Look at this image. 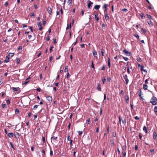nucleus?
<instances>
[{
	"label": "nucleus",
	"instance_id": "cd10ccee",
	"mask_svg": "<svg viewBox=\"0 0 157 157\" xmlns=\"http://www.w3.org/2000/svg\"><path fill=\"white\" fill-rule=\"evenodd\" d=\"M111 146H113L114 145V144L113 140H112L110 141Z\"/></svg>",
	"mask_w": 157,
	"mask_h": 157
},
{
	"label": "nucleus",
	"instance_id": "e2e57ef3",
	"mask_svg": "<svg viewBox=\"0 0 157 157\" xmlns=\"http://www.w3.org/2000/svg\"><path fill=\"white\" fill-rule=\"evenodd\" d=\"M30 16L31 17H34V13H31Z\"/></svg>",
	"mask_w": 157,
	"mask_h": 157
},
{
	"label": "nucleus",
	"instance_id": "09e8293b",
	"mask_svg": "<svg viewBox=\"0 0 157 157\" xmlns=\"http://www.w3.org/2000/svg\"><path fill=\"white\" fill-rule=\"evenodd\" d=\"M101 54L102 55V56H104V51H103V49H101Z\"/></svg>",
	"mask_w": 157,
	"mask_h": 157
},
{
	"label": "nucleus",
	"instance_id": "412c9836",
	"mask_svg": "<svg viewBox=\"0 0 157 157\" xmlns=\"http://www.w3.org/2000/svg\"><path fill=\"white\" fill-rule=\"evenodd\" d=\"M143 130L146 133H147V128L146 127L144 126L143 127Z\"/></svg>",
	"mask_w": 157,
	"mask_h": 157
},
{
	"label": "nucleus",
	"instance_id": "2f4dec72",
	"mask_svg": "<svg viewBox=\"0 0 157 157\" xmlns=\"http://www.w3.org/2000/svg\"><path fill=\"white\" fill-rule=\"evenodd\" d=\"M10 146L13 149V150H14L15 148L14 147V146L13 145V144L11 142H10Z\"/></svg>",
	"mask_w": 157,
	"mask_h": 157
},
{
	"label": "nucleus",
	"instance_id": "13d9d810",
	"mask_svg": "<svg viewBox=\"0 0 157 157\" xmlns=\"http://www.w3.org/2000/svg\"><path fill=\"white\" fill-rule=\"evenodd\" d=\"M105 9V10H104V15L105 14H108L107 13V9Z\"/></svg>",
	"mask_w": 157,
	"mask_h": 157
},
{
	"label": "nucleus",
	"instance_id": "49530a36",
	"mask_svg": "<svg viewBox=\"0 0 157 157\" xmlns=\"http://www.w3.org/2000/svg\"><path fill=\"white\" fill-rule=\"evenodd\" d=\"M91 67L92 68H93L94 69V64H93V61L91 62Z\"/></svg>",
	"mask_w": 157,
	"mask_h": 157
},
{
	"label": "nucleus",
	"instance_id": "39448f33",
	"mask_svg": "<svg viewBox=\"0 0 157 157\" xmlns=\"http://www.w3.org/2000/svg\"><path fill=\"white\" fill-rule=\"evenodd\" d=\"M37 24L39 27V30L40 31H41L42 30L43 28L41 25V22L40 21L38 22Z\"/></svg>",
	"mask_w": 157,
	"mask_h": 157
},
{
	"label": "nucleus",
	"instance_id": "680f3d73",
	"mask_svg": "<svg viewBox=\"0 0 157 157\" xmlns=\"http://www.w3.org/2000/svg\"><path fill=\"white\" fill-rule=\"evenodd\" d=\"M134 36L136 37L138 39H139V35L138 34H135Z\"/></svg>",
	"mask_w": 157,
	"mask_h": 157
},
{
	"label": "nucleus",
	"instance_id": "0e129e2a",
	"mask_svg": "<svg viewBox=\"0 0 157 157\" xmlns=\"http://www.w3.org/2000/svg\"><path fill=\"white\" fill-rule=\"evenodd\" d=\"M135 119L137 120H138L140 119V118L138 117L137 116H136L134 117Z\"/></svg>",
	"mask_w": 157,
	"mask_h": 157
},
{
	"label": "nucleus",
	"instance_id": "37998d69",
	"mask_svg": "<svg viewBox=\"0 0 157 157\" xmlns=\"http://www.w3.org/2000/svg\"><path fill=\"white\" fill-rule=\"evenodd\" d=\"M90 121V118H88L86 121V123L87 124H89V122Z\"/></svg>",
	"mask_w": 157,
	"mask_h": 157
},
{
	"label": "nucleus",
	"instance_id": "3c124183",
	"mask_svg": "<svg viewBox=\"0 0 157 157\" xmlns=\"http://www.w3.org/2000/svg\"><path fill=\"white\" fill-rule=\"evenodd\" d=\"M123 58L126 61H127L128 60V58L127 57H123Z\"/></svg>",
	"mask_w": 157,
	"mask_h": 157
},
{
	"label": "nucleus",
	"instance_id": "20e7f679",
	"mask_svg": "<svg viewBox=\"0 0 157 157\" xmlns=\"http://www.w3.org/2000/svg\"><path fill=\"white\" fill-rule=\"evenodd\" d=\"M88 2L87 4L88 8L89 9H90L92 6H91V5L93 4V3L90 0H88Z\"/></svg>",
	"mask_w": 157,
	"mask_h": 157
},
{
	"label": "nucleus",
	"instance_id": "f704fd0d",
	"mask_svg": "<svg viewBox=\"0 0 157 157\" xmlns=\"http://www.w3.org/2000/svg\"><path fill=\"white\" fill-rule=\"evenodd\" d=\"M16 62L17 64H19L20 63V60L18 58L16 59Z\"/></svg>",
	"mask_w": 157,
	"mask_h": 157
},
{
	"label": "nucleus",
	"instance_id": "4468645a",
	"mask_svg": "<svg viewBox=\"0 0 157 157\" xmlns=\"http://www.w3.org/2000/svg\"><path fill=\"white\" fill-rule=\"evenodd\" d=\"M148 87V86L145 84H144L143 85V88L144 90H147V87Z\"/></svg>",
	"mask_w": 157,
	"mask_h": 157
},
{
	"label": "nucleus",
	"instance_id": "5fc2aeb1",
	"mask_svg": "<svg viewBox=\"0 0 157 157\" xmlns=\"http://www.w3.org/2000/svg\"><path fill=\"white\" fill-rule=\"evenodd\" d=\"M106 99V95L105 94H104V100L103 101V102H104V101Z\"/></svg>",
	"mask_w": 157,
	"mask_h": 157
},
{
	"label": "nucleus",
	"instance_id": "c9c22d12",
	"mask_svg": "<svg viewBox=\"0 0 157 157\" xmlns=\"http://www.w3.org/2000/svg\"><path fill=\"white\" fill-rule=\"evenodd\" d=\"M139 136L140 139V140H141L142 139V134L140 133L139 134Z\"/></svg>",
	"mask_w": 157,
	"mask_h": 157
},
{
	"label": "nucleus",
	"instance_id": "e433bc0d",
	"mask_svg": "<svg viewBox=\"0 0 157 157\" xmlns=\"http://www.w3.org/2000/svg\"><path fill=\"white\" fill-rule=\"evenodd\" d=\"M122 152L124 155V157H126V153L125 151H122Z\"/></svg>",
	"mask_w": 157,
	"mask_h": 157
},
{
	"label": "nucleus",
	"instance_id": "f03ea898",
	"mask_svg": "<svg viewBox=\"0 0 157 157\" xmlns=\"http://www.w3.org/2000/svg\"><path fill=\"white\" fill-rule=\"evenodd\" d=\"M123 52L125 54V55L128 56H130L131 55L130 52H128V51L126 50L125 49L123 51Z\"/></svg>",
	"mask_w": 157,
	"mask_h": 157
},
{
	"label": "nucleus",
	"instance_id": "9b49d317",
	"mask_svg": "<svg viewBox=\"0 0 157 157\" xmlns=\"http://www.w3.org/2000/svg\"><path fill=\"white\" fill-rule=\"evenodd\" d=\"M9 56L8 55L6 56V59L4 60V62L5 63H7L9 62Z\"/></svg>",
	"mask_w": 157,
	"mask_h": 157
},
{
	"label": "nucleus",
	"instance_id": "7c9ffc66",
	"mask_svg": "<svg viewBox=\"0 0 157 157\" xmlns=\"http://www.w3.org/2000/svg\"><path fill=\"white\" fill-rule=\"evenodd\" d=\"M141 31L142 33H145L146 32V30L145 29H144L143 28H141Z\"/></svg>",
	"mask_w": 157,
	"mask_h": 157
},
{
	"label": "nucleus",
	"instance_id": "b1692460",
	"mask_svg": "<svg viewBox=\"0 0 157 157\" xmlns=\"http://www.w3.org/2000/svg\"><path fill=\"white\" fill-rule=\"evenodd\" d=\"M126 123V121L125 119H124L122 120V123L124 125H125Z\"/></svg>",
	"mask_w": 157,
	"mask_h": 157
},
{
	"label": "nucleus",
	"instance_id": "4d7b16f0",
	"mask_svg": "<svg viewBox=\"0 0 157 157\" xmlns=\"http://www.w3.org/2000/svg\"><path fill=\"white\" fill-rule=\"evenodd\" d=\"M29 81H25L24 82V83L23 82H22V84H25V85H26V84H27L28 82H29Z\"/></svg>",
	"mask_w": 157,
	"mask_h": 157
},
{
	"label": "nucleus",
	"instance_id": "dca6fc26",
	"mask_svg": "<svg viewBox=\"0 0 157 157\" xmlns=\"http://www.w3.org/2000/svg\"><path fill=\"white\" fill-rule=\"evenodd\" d=\"M47 100L49 101H52V98L50 96H48L46 98Z\"/></svg>",
	"mask_w": 157,
	"mask_h": 157
},
{
	"label": "nucleus",
	"instance_id": "5701e85b",
	"mask_svg": "<svg viewBox=\"0 0 157 157\" xmlns=\"http://www.w3.org/2000/svg\"><path fill=\"white\" fill-rule=\"evenodd\" d=\"M108 5L106 4H105L102 7V8L103 9H107V7L108 6Z\"/></svg>",
	"mask_w": 157,
	"mask_h": 157
},
{
	"label": "nucleus",
	"instance_id": "aec40b11",
	"mask_svg": "<svg viewBox=\"0 0 157 157\" xmlns=\"http://www.w3.org/2000/svg\"><path fill=\"white\" fill-rule=\"evenodd\" d=\"M94 15H95V18L96 19V20L97 21H98L99 20V18H98V17H97V16H98V13H95Z\"/></svg>",
	"mask_w": 157,
	"mask_h": 157
},
{
	"label": "nucleus",
	"instance_id": "6e6552de",
	"mask_svg": "<svg viewBox=\"0 0 157 157\" xmlns=\"http://www.w3.org/2000/svg\"><path fill=\"white\" fill-rule=\"evenodd\" d=\"M47 11L49 14H51L52 13V10L51 8L50 7H48Z\"/></svg>",
	"mask_w": 157,
	"mask_h": 157
},
{
	"label": "nucleus",
	"instance_id": "603ef678",
	"mask_svg": "<svg viewBox=\"0 0 157 157\" xmlns=\"http://www.w3.org/2000/svg\"><path fill=\"white\" fill-rule=\"evenodd\" d=\"M78 133L79 135H81L82 134V132L81 131H78Z\"/></svg>",
	"mask_w": 157,
	"mask_h": 157
},
{
	"label": "nucleus",
	"instance_id": "052dcab7",
	"mask_svg": "<svg viewBox=\"0 0 157 157\" xmlns=\"http://www.w3.org/2000/svg\"><path fill=\"white\" fill-rule=\"evenodd\" d=\"M105 69V66L104 65H103V67L101 68V70H104Z\"/></svg>",
	"mask_w": 157,
	"mask_h": 157
},
{
	"label": "nucleus",
	"instance_id": "0eeeda50",
	"mask_svg": "<svg viewBox=\"0 0 157 157\" xmlns=\"http://www.w3.org/2000/svg\"><path fill=\"white\" fill-rule=\"evenodd\" d=\"M125 99L126 102L127 103H128L129 101V97L128 95H126L125 96Z\"/></svg>",
	"mask_w": 157,
	"mask_h": 157
},
{
	"label": "nucleus",
	"instance_id": "bf43d9fd",
	"mask_svg": "<svg viewBox=\"0 0 157 157\" xmlns=\"http://www.w3.org/2000/svg\"><path fill=\"white\" fill-rule=\"evenodd\" d=\"M127 72L128 74L130 73V71L129 70V67H128L127 68Z\"/></svg>",
	"mask_w": 157,
	"mask_h": 157
},
{
	"label": "nucleus",
	"instance_id": "f257e3e1",
	"mask_svg": "<svg viewBox=\"0 0 157 157\" xmlns=\"http://www.w3.org/2000/svg\"><path fill=\"white\" fill-rule=\"evenodd\" d=\"M150 102L153 105H156L157 104V98L153 96L151 98Z\"/></svg>",
	"mask_w": 157,
	"mask_h": 157
},
{
	"label": "nucleus",
	"instance_id": "c03bdc74",
	"mask_svg": "<svg viewBox=\"0 0 157 157\" xmlns=\"http://www.w3.org/2000/svg\"><path fill=\"white\" fill-rule=\"evenodd\" d=\"M154 111L155 112H157V106H155V107L154 109Z\"/></svg>",
	"mask_w": 157,
	"mask_h": 157
},
{
	"label": "nucleus",
	"instance_id": "864d4df0",
	"mask_svg": "<svg viewBox=\"0 0 157 157\" xmlns=\"http://www.w3.org/2000/svg\"><path fill=\"white\" fill-rule=\"evenodd\" d=\"M42 141L44 142H45V138L44 137H42Z\"/></svg>",
	"mask_w": 157,
	"mask_h": 157
},
{
	"label": "nucleus",
	"instance_id": "c85d7f7f",
	"mask_svg": "<svg viewBox=\"0 0 157 157\" xmlns=\"http://www.w3.org/2000/svg\"><path fill=\"white\" fill-rule=\"evenodd\" d=\"M72 0H68L67 3L69 6H71Z\"/></svg>",
	"mask_w": 157,
	"mask_h": 157
},
{
	"label": "nucleus",
	"instance_id": "79ce46f5",
	"mask_svg": "<svg viewBox=\"0 0 157 157\" xmlns=\"http://www.w3.org/2000/svg\"><path fill=\"white\" fill-rule=\"evenodd\" d=\"M67 140L68 141H71V140H71V137L69 135H68L67 136Z\"/></svg>",
	"mask_w": 157,
	"mask_h": 157
},
{
	"label": "nucleus",
	"instance_id": "6e6d98bb",
	"mask_svg": "<svg viewBox=\"0 0 157 157\" xmlns=\"http://www.w3.org/2000/svg\"><path fill=\"white\" fill-rule=\"evenodd\" d=\"M102 27L103 29H105V26L104 24H102Z\"/></svg>",
	"mask_w": 157,
	"mask_h": 157
},
{
	"label": "nucleus",
	"instance_id": "8fccbe9b",
	"mask_svg": "<svg viewBox=\"0 0 157 157\" xmlns=\"http://www.w3.org/2000/svg\"><path fill=\"white\" fill-rule=\"evenodd\" d=\"M137 60L138 62H142V60L140 58H139L137 59Z\"/></svg>",
	"mask_w": 157,
	"mask_h": 157
},
{
	"label": "nucleus",
	"instance_id": "bb28decb",
	"mask_svg": "<svg viewBox=\"0 0 157 157\" xmlns=\"http://www.w3.org/2000/svg\"><path fill=\"white\" fill-rule=\"evenodd\" d=\"M140 16H141V18L142 19H144L145 18V17L144 15V14L143 13H141L140 15Z\"/></svg>",
	"mask_w": 157,
	"mask_h": 157
},
{
	"label": "nucleus",
	"instance_id": "423d86ee",
	"mask_svg": "<svg viewBox=\"0 0 157 157\" xmlns=\"http://www.w3.org/2000/svg\"><path fill=\"white\" fill-rule=\"evenodd\" d=\"M124 78L126 84H127L128 83L129 80L128 78V76L127 75H124Z\"/></svg>",
	"mask_w": 157,
	"mask_h": 157
},
{
	"label": "nucleus",
	"instance_id": "72a5a7b5",
	"mask_svg": "<svg viewBox=\"0 0 157 157\" xmlns=\"http://www.w3.org/2000/svg\"><path fill=\"white\" fill-rule=\"evenodd\" d=\"M14 55V53H10L8 56H10L11 57H13Z\"/></svg>",
	"mask_w": 157,
	"mask_h": 157
},
{
	"label": "nucleus",
	"instance_id": "ea45409f",
	"mask_svg": "<svg viewBox=\"0 0 157 157\" xmlns=\"http://www.w3.org/2000/svg\"><path fill=\"white\" fill-rule=\"evenodd\" d=\"M57 137H55V136H52V137L51 138V139H53V140H56L57 139Z\"/></svg>",
	"mask_w": 157,
	"mask_h": 157
},
{
	"label": "nucleus",
	"instance_id": "a18cd8bd",
	"mask_svg": "<svg viewBox=\"0 0 157 157\" xmlns=\"http://www.w3.org/2000/svg\"><path fill=\"white\" fill-rule=\"evenodd\" d=\"M38 107V105H35L33 107V109L36 110L37 109Z\"/></svg>",
	"mask_w": 157,
	"mask_h": 157
},
{
	"label": "nucleus",
	"instance_id": "ddd939ff",
	"mask_svg": "<svg viewBox=\"0 0 157 157\" xmlns=\"http://www.w3.org/2000/svg\"><path fill=\"white\" fill-rule=\"evenodd\" d=\"M105 19L106 21H108L109 20V17L108 16V14H105Z\"/></svg>",
	"mask_w": 157,
	"mask_h": 157
},
{
	"label": "nucleus",
	"instance_id": "7ed1b4c3",
	"mask_svg": "<svg viewBox=\"0 0 157 157\" xmlns=\"http://www.w3.org/2000/svg\"><path fill=\"white\" fill-rule=\"evenodd\" d=\"M12 88L13 89V90L16 91H18V93H20L21 90H20V89L19 88V87H17V88H15L14 87H12Z\"/></svg>",
	"mask_w": 157,
	"mask_h": 157
},
{
	"label": "nucleus",
	"instance_id": "393cba45",
	"mask_svg": "<svg viewBox=\"0 0 157 157\" xmlns=\"http://www.w3.org/2000/svg\"><path fill=\"white\" fill-rule=\"evenodd\" d=\"M68 66H65V68L64 70V71L65 72H67L68 71Z\"/></svg>",
	"mask_w": 157,
	"mask_h": 157
},
{
	"label": "nucleus",
	"instance_id": "338daca9",
	"mask_svg": "<svg viewBox=\"0 0 157 157\" xmlns=\"http://www.w3.org/2000/svg\"><path fill=\"white\" fill-rule=\"evenodd\" d=\"M6 102L7 104L9 105L10 104V100L8 99L6 100Z\"/></svg>",
	"mask_w": 157,
	"mask_h": 157
},
{
	"label": "nucleus",
	"instance_id": "4be33fe9",
	"mask_svg": "<svg viewBox=\"0 0 157 157\" xmlns=\"http://www.w3.org/2000/svg\"><path fill=\"white\" fill-rule=\"evenodd\" d=\"M122 149L123 150V151H125L126 149V145H124L122 147Z\"/></svg>",
	"mask_w": 157,
	"mask_h": 157
},
{
	"label": "nucleus",
	"instance_id": "6ab92c4d",
	"mask_svg": "<svg viewBox=\"0 0 157 157\" xmlns=\"http://www.w3.org/2000/svg\"><path fill=\"white\" fill-rule=\"evenodd\" d=\"M93 54L94 57L97 58V54L96 51H93Z\"/></svg>",
	"mask_w": 157,
	"mask_h": 157
},
{
	"label": "nucleus",
	"instance_id": "4c0bfd02",
	"mask_svg": "<svg viewBox=\"0 0 157 157\" xmlns=\"http://www.w3.org/2000/svg\"><path fill=\"white\" fill-rule=\"evenodd\" d=\"M15 113L16 114H18L19 113V110L17 109H16L15 110Z\"/></svg>",
	"mask_w": 157,
	"mask_h": 157
},
{
	"label": "nucleus",
	"instance_id": "c756f323",
	"mask_svg": "<svg viewBox=\"0 0 157 157\" xmlns=\"http://www.w3.org/2000/svg\"><path fill=\"white\" fill-rule=\"evenodd\" d=\"M108 66L109 67H110V66H111L110 63V59L109 58H108Z\"/></svg>",
	"mask_w": 157,
	"mask_h": 157
},
{
	"label": "nucleus",
	"instance_id": "774afa93",
	"mask_svg": "<svg viewBox=\"0 0 157 157\" xmlns=\"http://www.w3.org/2000/svg\"><path fill=\"white\" fill-rule=\"evenodd\" d=\"M122 11H124V12H126L127 11H128V10L127 9H124L122 10Z\"/></svg>",
	"mask_w": 157,
	"mask_h": 157
},
{
	"label": "nucleus",
	"instance_id": "de8ad7c7",
	"mask_svg": "<svg viewBox=\"0 0 157 157\" xmlns=\"http://www.w3.org/2000/svg\"><path fill=\"white\" fill-rule=\"evenodd\" d=\"M53 48V47L52 46H51L50 48V52H51L52 50V49Z\"/></svg>",
	"mask_w": 157,
	"mask_h": 157
},
{
	"label": "nucleus",
	"instance_id": "f3484780",
	"mask_svg": "<svg viewBox=\"0 0 157 157\" xmlns=\"http://www.w3.org/2000/svg\"><path fill=\"white\" fill-rule=\"evenodd\" d=\"M144 66L142 65L141 67V68H140L141 71H144V72H147L146 70L145 69H144Z\"/></svg>",
	"mask_w": 157,
	"mask_h": 157
},
{
	"label": "nucleus",
	"instance_id": "a19ab883",
	"mask_svg": "<svg viewBox=\"0 0 157 157\" xmlns=\"http://www.w3.org/2000/svg\"><path fill=\"white\" fill-rule=\"evenodd\" d=\"M147 18H148L149 19H152L151 16L150 15H148V14H147Z\"/></svg>",
	"mask_w": 157,
	"mask_h": 157
},
{
	"label": "nucleus",
	"instance_id": "a878e982",
	"mask_svg": "<svg viewBox=\"0 0 157 157\" xmlns=\"http://www.w3.org/2000/svg\"><path fill=\"white\" fill-rule=\"evenodd\" d=\"M157 137V134L155 132H153V138L154 139H155Z\"/></svg>",
	"mask_w": 157,
	"mask_h": 157
},
{
	"label": "nucleus",
	"instance_id": "2eb2a0df",
	"mask_svg": "<svg viewBox=\"0 0 157 157\" xmlns=\"http://www.w3.org/2000/svg\"><path fill=\"white\" fill-rule=\"evenodd\" d=\"M97 89L99 91H101V87L100 86L99 84L98 83L97 84Z\"/></svg>",
	"mask_w": 157,
	"mask_h": 157
},
{
	"label": "nucleus",
	"instance_id": "9d476101",
	"mask_svg": "<svg viewBox=\"0 0 157 157\" xmlns=\"http://www.w3.org/2000/svg\"><path fill=\"white\" fill-rule=\"evenodd\" d=\"M7 136L10 137H12L13 136V133L12 132H10L7 134Z\"/></svg>",
	"mask_w": 157,
	"mask_h": 157
},
{
	"label": "nucleus",
	"instance_id": "f8f14e48",
	"mask_svg": "<svg viewBox=\"0 0 157 157\" xmlns=\"http://www.w3.org/2000/svg\"><path fill=\"white\" fill-rule=\"evenodd\" d=\"M100 5H96L95 6L94 8L96 10H98L100 8Z\"/></svg>",
	"mask_w": 157,
	"mask_h": 157
},
{
	"label": "nucleus",
	"instance_id": "58836bf2",
	"mask_svg": "<svg viewBox=\"0 0 157 157\" xmlns=\"http://www.w3.org/2000/svg\"><path fill=\"white\" fill-rule=\"evenodd\" d=\"M112 135L114 137L116 136V132L115 131L114 132H113Z\"/></svg>",
	"mask_w": 157,
	"mask_h": 157
},
{
	"label": "nucleus",
	"instance_id": "1a4fd4ad",
	"mask_svg": "<svg viewBox=\"0 0 157 157\" xmlns=\"http://www.w3.org/2000/svg\"><path fill=\"white\" fill-rule=\"evenodd\" d=\"M14 136L16 138H19V133L17 132H16L14 134Z\"/></svg>",
	"mask_w": 157,
	"mask_h": 157
},
{
	"label": "nucleus",
	"instance_id": "473e14b6",
	"mask_svg": "<svg viewBox=\"0 0 157 157\" xmlns=\"http://www.w3.org/2000/svg\"><path fill=\"white\" fill-rule=\"evenodd\" d=\"M150 152L151 154H153L154 153V149H151L150 150Z\"/></svg>",
	"mask_w": 157,
	"mask_h": 157
},
{
	"label": "nucleus",
	"instance_id": "69168bd1",
	"mask_svg": "<svg viewBox=\"0 0 157 157\" xmlns=\"http://www.w3.org/2000/svg\"><path fill=\"white\" fill-rule=\"evenodd\" d=\"M107 133H109V127L108 126L107 128Z\"/></svg>",
	"mask_w": 157,
	"mask_h": 157
},
{
	"label": "nucleus",
	"instance_id": "a211bd4d",
	"mask_svg": "<svg viewBox=\"0 0 157 157\" xmlns=\"http://www.w3.org/2000/svg\"><path fill=\"white\" fill-rule=\"evenodd\" d=\"M147 22L149 25L151 26H153V24L151 20H150L149 21H148Z\"/></svg>",
	"mask_w": 157,
	"mask_h": 157
}]
</instances>
